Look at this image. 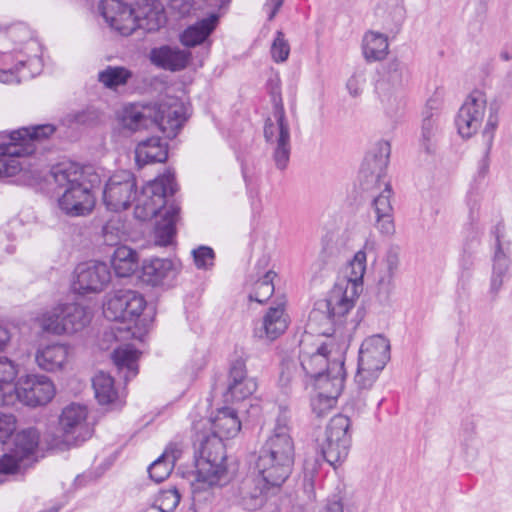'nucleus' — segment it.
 Instances as JSON below:
<instances>
[{
  "instance_id": "10",
  "label": "nucleus",
  "mask_w": 512,
  "mask_h": 512,
  "mask_svg": "<svg viewBox=\"0 0 512 512\" xmlns=\"http://www.w3.org/2000/svg\"><path fill=\"white\" fill-rule=\"evenodd\" d=\"M273 112L264 126V137L272 149V158L279 170H284L291 153L290 125L286 118L282 98L279 93L272 95Z\"/></svg>"
},
{
  "instance_id": "20",
  "label": "nucleus",
  "mask_w": 512,
  "mask_h": 512,
  "mask_svg": "<svg viewBox=\"0 0 512 512\" xmlns=\"http://www.w3.org/2000/svg\"><path fill=\"white\" fill-rule=\"evenodd\" d=\"M151 63L159 68L169 71H180L187 67L191 53L179 47L164 45L150 51Z\"/></svg>"
},
{
  "instance_id": "38",
  "label": "nucleus",
  "mask_w": 512,
  "mask_h": 512,
  "mask_svg": "<svg viewBox=\"0 0 512 512\" xmlns=\"http://www.w3.org/2000/svg\"><path fill=\"white\" fill-rule=\"evenodd\" d=\"M139 353L130 345L114 350L112 359L117 368L124 374L125 380L133 378L138 373L137 360Z\"/></svg>"
},
{
  "instance_id": "44",
  "label": "nucleus",
  "mask_w": 512,
  "mask_h": 512,
  "mask_svg": "<svg viewBox=\"0 0 512 512\" xmlns=\"http://www.w3.org/2000/svg\"><path fill=\"white\" fill-rule=\"evenodd\" d=\"M264 487L256 484L252 478L245 479L239 487L240 504L246 510H256L263 503Z\"/></svg>"
},
{
  "instance_id": "11",
  "label": "nucleus",
  "mask_w": 512,
  "mask_h": 512,
  "mask_svg": "<svg viewBox=\"0 0 512 512\" xmlns=\"http://www.w3.org/2000/svg\"><path fill=\"white\" fill-rule=\"evenodd\" d=\"M342 344L346 352L349 346L346 338L336 340L334 335H329L325 340L313 343L311 336H305L300 342L302 370L312 379L324 374L332 364V350Z\"/></svg>"
},
{
  "instance_id": "6",
  "label": "nucleus",
  "mask_w": 512,
  "mask_h": 512,
  "mask_svg": "<svg viewBox=\"0 0 512 512\" xmlns=\"http://www.w3.org/2000/svg\"><path fill=\"white\" fill-rule=\"evenodd\" d=\"M390 144L387 141H379L375 151L366 156L361 172L366 177L375 179L376 183L383 189L373 199V209L376 215V228L383 235L390 236L395 232L393 221V207L391 204L392 188L389 182L383 181L385 171L389 163Z\"/></svg>"
},
{
  "instance_id": "30",
  "label": "nucleus",
  "mask_w": 512,
  "mask_h": 512,
  "mask_svg": "<svg viewBox=\"0 0 512 512\" xmlns=\"http://www.w3.org/2000/svg\"><path fill=\"white\" fill-rule=\"evenodd\" d=\"M180 455L181 449L177 444L167 446L162 455L149 466L150 478L156 483L164 481L170 475Z\"/></svg>"
},
{
  "instance_id": "60",
  "label": "nucleus",
  "mask_w": 512,
  "mask_h": 512,
  "mask_svg": "<svg viewBox=\"0 0 512 512\" xmlns=\"http://www.w3.org/2000/svg\"><path fill=\"white\" fill-rule=\"evenodd\" d=\"M284 0H267L264 9L268 13V19L272 20L282 6Z\"/></svg>"
},
{
  "instance_id": "58",
  "label": "nucleus",
  "mask_w": 512,
  "mask_h": 512,
  "mask_svg": "<svg viewBox=\"0 0 512 512\" xmlns=\"http://www.w3.org/2000/svg\"><path fill=\"white\" fill-rule=\"evenodd\" d=\"M364 82L365 77L363 72L358 71L353 73L346 83L349 94L353 97L359 96L363 91Z\"/></svg>"
},
{
  "instance_id": "34",
  "label": "nucleus",
  "mask_w": 512,
  "mask_h": 512,
  "mask_svg": "<svg viewBox=\"0 0 512 512\" xmlns=\"http://www.w3.org/2000/svg\"><path fill=\"white\" fill-rule=\"evenodd\" d=\"M435 104L436 101H428L423 112L421 141L427 151L430 150L429 144L436 142L440 132V115Z\"/></svg>"
},
{
  "instance_id": "57",
  "label": "nucleus",
  "mask_w": 512,
  "mask_h": 512,
  "mask_svg": "<svg viewBox=\"0 0 512 512\" xmlns=\"http://www.w3.org/2000/svg\"><path fill=\"white\" fill-rule=\"evenodd\" d=\"M17 402V386L0 383V407L14 405Z\"/></svg>"
},
{
  "instance_id": "52",
  "label": "nucleus",
  "mask_w": 512,
  "mask_h": 512,
  "mask_svg": "<svg viewBox=\"0 0 512 512\" xmlns=\"http://www.w3.org/2000/svg\"><path fill=\"white\" fill-rule=\"evenodd\" d=\"M290 53V46L284 37L283 32L277 31L276 37L271 45V55L274 61L284 62Z\"/></svg>"
},
{
  "instance_id": "36",
  "label": "nucleus",
  "mask_w": 512,
  "mask_h": 512,
  "mask_svg": "<svg viewBox=\"0 0 512 512\" xmlns=\"http://www.w3.org/2000/svg\"><path fill=\"white\" fill-rule=\"evenodd\" d=\"M376 92L381 104V109L390 119L398 118L405 106L402 89L393 88H379L376 87Z\"/></svg>"
},
{
  "instance_id": "53",
  "label": "nucleus",
  "mask_w": 512,
  "mask_h": 512,
  "mask_svg": "<svg viewBox=\"0 0 512 512\" xmlns=\"http://www.w3.org/2000/svg\"><path fill=\"white\" fill-rule=\"evenodd\" d=\"M18 365L7 357L0 356V383L15 384L18 375Z\"/></svg>"
},
{
  "instance_id": "27",
  "label": "nucleus",
  "mask_w": 512,
  "mask_h": 512,
  "mask_svg": "<svg viewBox=\"0 0 512 512\" xmlns=\"http://www.w3.org/2000/svg\"><path fill=\"white\" fill-rule=\"evenodd\" d=\"M32 153V147H19V145L9 140L0 152V177L14 176L22 168L19 158Z\"/></svg>"
},
{
  "instance_id": "49",
  "label": "nucleus",
  "mask_w": 512,
  "mask_h": 512,
  "mask_svg": "<svg viewBox=\"0 0 512 512\" xmlns=\"http://www.w3.org/2000/svg\"><path fill=\"white\" fill-rule=\"evenodd\" d=\"M124 235V225L119 217H112L102 228L103 241L109 246L118 244Z\"/></svg>"
},
{
  "instance_id": "51",
  "label": "nucleus",
  "mask_w": 512,
  "mask_h": 512,
  "mask_svg": "<svg viewBox=\"0 0 512 512\" xmlns=\"http://www.w3.org/2000/svg\"><path fill=\"white\" fill-rule=\"evenodd\" d=\"M27 464L22 461L13 451L6 453L0 457V474H15Z\"/></svg>"
},
{
  "instance_id": "42",
  "label": "nucleus",
  "mask_w": 512,
  "mask_h": 512,
  "mask_svg": "<svg viewBox=\"0 0 512 512\" xmlns=\"http://www.w3.org/2000/svg\"><path fill=\"white\" fill-rule=\"evenodd\" d=\"M39 443V432L35 428L24 429L16 435L12 450L27 465Z\"/></svg>"
},
{
  "instance_id": "8",
  "label": "nucleus",
  "mask_w": 512,
  "mask_h": 512,
  "mask_svg": "<svg viewBox=\"0 0 512 512\" xmlns=\"http://www.w3.org/2000/svg\"><path fill=\"white\" fill-rule=\"evenodd\" d=\"M91 319L92 314L87 307L75 302H65L42 312L36 322L43 332L61 336L82 331Z\"/></svg>"
},
{
  "instance_id": "35",
  "label": "nucleus",
  "mask_w": 512,
  "mask_h": 512,
  "mask_svg": "<svg viewBox=\"0 0 512 512\" xmlns=\"http://www.w3.org/2000/svg\"><path fill=\"white\" fill-rule=\"evenodd\" d=\"M111 264L118 277H129L138 268V254L127 246H119L113 253Z\"/></svg>"
},
{
  "instance_id": "19",
  "label": "nucleus",
  "mask_w": 512,
  "mask_h": 512,
  "mask_svg": "<svg viewBox=\"0 0 512 512\" xmlns=\"http://www.w3.org/2000/svg\"><path fill=\"white\" fill-rule=\"evenodd\" d=\"M88 409L79 403H70L59 416V428L65 436L85 440L90 436L87 426Z\"/></svg>"
},
{
  "instance_id": "59",
  "label": "nucleus",
  "mask_w": 512,
  "mask_h": 512,
  "mask_svg": "<svg viewBox=\"0 0 512 512\" xmlns=\"http://www.w3.org/2000/svg\"><path fill=\"white\" fill-rule=\"evenodd\" d=\"M8 35L13 38H19L20 41H24L29 38V31L23 25H14L9 28Z\"/></svg>"
},
{
  "instance_id": "47",
  "label": "nucleus",
  "mask_w": 512,
  "mask_h": 512,
  "mask_svg": "<svg viewBox=\"0 0 512 512\" xmlns=\"http://www.w3.org/2000/svg\"><path fill=\"white\" fill-rule=\"evenodd\" d=\"M318 442L322 456L330 465L335 467L347 458L350 445H345L344 453L341 452L340 454L338 453V451H340L338 448V446H340L339 442L332 441L330 443V441L324 439L318 440Z\"/></svg>"
},
{
  "instance_id": "37",
  "label": "nucleus",
  "mask_w": 512,
  "mask_h": 512,
  "mask_svg": "<svg viewBox=\"0 0 512 512\" xmlns=\"http://www.w3.org/2000/svg\"><path fill=\"white\" fill-rule=\"evenodd\" d=\"M350 427V419L344 415L334 416L328 423L324 437L326 441H336L340 443L338 453H344L345 445H350V435L348 433Z\"/></svg>"
},
{
  "instance_id": "64",
  "label": "nucleus",
  "mask_w": 512,
  "mask_h": 512,
  "mask_svg": "<svg viewBox=\"0 0 512 512\" xmlns=\"http://www.w3.org/2000/svg\"><path fill=\"white\" fill-rule=\"evenodd\" d=\"M32 62H37V63H38V62H39V59H38V58H36V57H34V58L28 59V60H26V61H24V60H19V61H18V65H17V67H16V71H19V66L23 67L26 63H32Z\"/></svg>"
},
{
  "instance_id": "39",
  "label": "nucleus",
  "mask_w": 512,
  "mask_h": 512,
  "mask_svg": "<svg viewBox=\"0 0 512 512\" xmlns=\"http://www.w3.org/2000/svg\"><path fill=\"white\" fill-rule=\"evenodd\" d=\"M179 207L171 205L168 207L155 228L156 244L167 246L172 242L175 235V225L178 220Z\"/></svg>"
},
{
  "instance_id": "26",
  "label": "nucleus",
  "mask_w": 512,
  "mask_h": 512,
  "mask_svg": "<svg viewBox=\"0 0 512 512\" xmlns=\"http://www.w3.org/2000/svg\"><path fill=\"white\" fill-rule=\"evenodd\" d=\"M168 157L167 144L159 137L141 141L135 150V161L139 167L155 162H164Z\"/></svg>"
},
{
  "instance_id": "7",
  "label": "nucleus",
  "mask_w": 512,
  "mask_h": 512,
  "mask_svg": "<svg viewBox=\"0 0 512 512\" xmlns=\"http://www.w3.org/2000/svg\"><path fill=\"white\" fill-rule=\"evenodd\" d=\"M225 459V447L220 438L208 436L201 441L199 457L195 464L196 471L191 480L194 498L201 492L220 484L226 474Z\"/></svg>"
},
{
  "instance_id": "15",
  "label": "nucleus",
  "mask_w": 512,
  "mask_h": 512,
  "mask_svg": "<svg viewBox=\"0 0 512 512\" xmlns=\"http://www.w3.org/2000/svg\"><path fill=\"white\" fill-rule=\"evenodd\" d=\"M54 395V384L46 376L29 375L17 386V401L30 407L46 405Z\"/></svg>"
},
{
  "instance_id": "48",
  "label": "nucleus",
  "mask_w": 512,
  "mask_h": 512,
  "mask_svg": "<svg viewBox=\"0 0 512 512\" xmlns=\"http://www.w3.org/2000/svg\"><path fill=\"white\" fill-rule=\"evenodd\" d=\"M276 274L273 271H268L266 274L255 283L254 292L250 294V300L258 303H263L268 300L274 292L273 279Z\"/></svg>"
},
{
  "instance_id": "12",
  "label": "nucleus",
  "mask_w": 512,
  "mask_h": 512,
  "mask_svg": "<svg viewBox=\"0 0 512 512\" xmlns=\"http://www.w3.org/2000/svg\"><path fill=\"white\" fill-rule=\"evenodd\" d=\"M146 306L142 294L134 290H118L106 296L103 314L110 321L131 322Z\"/></svg>"
},
{
  "instance_id": "24",
  "label": "nucleus",
  "mask_w": 512,
  "mask_h": 512,
  "mask_svg": "<svg viewBox=\"0 0 512 512\" xmlns=\"http://www.w3.org/2000/svg\"><path fill=\"white\" fill-rule=\"evenodd\" d=\"M213 437L229 439L235 437L240 429L241 422L236 412L231 408H222L218 410L216 416L210 420Z\"/></svg>"
},
{
  "instance_id": "25",
  "label": "nucleus",
  "mask_w": 512,
  "mask_h": 512,
  "mask_svg": "<svg viewBox=\"0 0 512 512\" xmlns=\"http://www.w3.org/2000/svg\"><path fill=\"white\" fill-rule=\"evenodd\" d=\"M133 10L134 18H137V28L151 32L158 30L165 23L163 9L148 0L138 2L137 8Z\"/></svg>"
},
{
  "instance_id": "23",
  "label": "nucleus",
  "mask_w": 512,
  "mask_h": 512,
  "mask_svg": "<svg viewBox=\"0 0 512 512\" xmlns=\"http://www.w3.org/2000/svg\"><path fill=\"white\" fill-rule=\"evenodd\" d=\"M69 347L62 343H51L38 348L35 361L38 367L47 372H56L68 362Z\"/></svg>"
},
{
  "instance_id": "1",
  "label": "nucleus",
  "mask_w": 512,
  "mask_h": 512,
  "mask_svg": "<svg viewBox=\"0 0 512 512\" xmlns=\"http://www.w3.org/2000/svg\"><path fill=\"white\" fill-rule=\"evenodd\" d=\"M176 191L174 175L166 172L148 182L138 195L137 182L133 173L122 170L114 173L104 187L103 201L112 211L127 209L136 201L135 216L141 220L155 217L165 205L167 195Z\"/></svg>"
},
{
  "instance_id": "2",
  "label": "nucleus",
  "mask_w": 512,
  "mask_h": 512,
  "mask_svg": "<svg viewBox=\"0 0 512 512\" xmlns=\"http://www.w3.org/2000/svg\"><path fill=\"white\" fill-rule=\"evenodd\" d=\"M55 185L58 207L69 216H85L94 205L95 198L91 187L97 181V175L90 167H82L74 162L55 165L50 172Z\"/></svg>"
},
{
  "instance_id": "50",
  "label": "nucleus",
  "mask_w": 512,
  "mask_h": 512,
  "mask_svg": "<svg viewBox=\"0 0 512 512\" xmlns=\"http://www.w3.org/2000/svg\"><path fill=\"white\" fill-rule=\"evenodd\" d=\"M299 376L300 372L296 362L292 360H285L282 362L279 385L285 392H288L298 384Z\"/></svg>"
},
{
  "instance_id": "46",
  "label": "nucleus",
  "mask_w": 512,
  "mask_h": 512,
  "mask_svg": "<svg viewBox=\"0 0 512 512\" xmlns=\"http://www.w3.org/2000/svg\"><path fill=\"white\" fill-rule=\"evenodd\" d=\"M180 499L181 494L179 490L172 486L161 490L150 507H155L160 512H173L179 505Z\"/></svg>"
},
{
  "instance_id": "33",
  "label": "nucleus",
  "mask_w": 512,
  "mask_h": 512,
  "mask_svg": "<svg viewBox=\"0 0 512 512\" xmlns=\"http://www.w3.org/2000/svg\"><path fill=\"white\" fill-rule=\"evenodd\" d=\"M55 130V126L51 124H43L31 128H21L11 131L8 135V139L19 145V147L30 146L33 148L34 152V142L36 140H43L50 137Z\"/></svg>"
},
{
  "instance_id": "16",
  "label": "nucleus",
  "mask_w": 512,
  "mask_h": 512,
  "mask_svg": "<svg viewBox=\"0 0 512 512\" xmlns=\"http://www.w3.org/2000/svg\"><path fill=\"white\" fill-rule=\"evenodd\" d=\"M99 11L106 23L121 35L129 36L137 29L133 8L121 0H102Z\"/></svg>"
},
{
  "instance_id": "63",
  "label": "nucleus",
  "mask_w": 512,
  "mask_h": 512,
  "mask_svg": "<svg viewBox=\"0 0 512 512\" xmlns=\"http://www.w3.org/2000/svg\"><path fill=\"white\" fill-rule=\"evenodd\" d=\"M324 512H343V508L339 502H332L326 506Z\"/></svg>"
},
{
  "instance_id": "56",
  "label": "nucleus",
  "mask_w": 512,
  "mask_h": 512,
  "mask_svg": "<svg viewBox=\"0 0 512 512\" xmlns=\"http://www.w3.org/2000/svg\"><path fill=\"white\" fill-rule=\"evenodd\" d=\"M498 125V115L497 112L492 108L490 109L489 116L487 118L486 125L483 130V137L487 146V151L490 149L492 145V141L494 138V131Z\"/></svg>"
},
{
  "instance_id": "31",
  "label": "nucleus",
  "mask_w": 512,
  "mask_h": 512,
  "mask_svg": "<svg viewBox=\"0 0 512 512\" xmlns=\"http://www.w3.org/2000/svg\"><path fill=\"white\" fill-rule=\"evenodd\" d=\"M389 52L388 37L380 32L368 31L362 38V53L366 61L383 60Z\"/></svg>"
},
{
  "instance_id": "9",
  "label": "nucleus",
  "mask_w": 512,
  "mask_h": 512,
  "mask_svg": "<svg viewBox=\"0 0 512 512\" xmlns=\"http://www.w3.org/2000/svg\"><path fill=\"white\" fill-rule=\"evenodd\" d=\"M389 360V340L381 334L367 337L359 350L356 384L362 389L371 388Z\"/></svg>"
},
{
  "instance_id": "4",
  "label": "nucleus",
  "mask_w": 512,
  "mask_h": 512,
  "mask_svg": "<svg viewBox=\"0 0 512 512\" xmlns=\"http://www.w3.org/2000/svg\"><path fill=\"white\" fill-rule=\"evenodd\" d=\"M375 249V242L367 239L353 258L349 261L346 275L337 280L331 289L325 307L327 319L332 324H342L343 317L354 307L362 290L363 277L366 272L367 253Z\"/></svg>"
},
{
  "instance_id": "41",
  "label": "nucleus",
  "mask_w": 512,
  "mask_h": 512,
  "mask_svg": "<svg viewBox=\"0 0 512 512\" xmlns=\"http://www.w3.org/2000/svg\"><path fill=\"white\" fill-rule=\"evenodd\" d=\"M95 397L102 405L112 404L118 400V392L114 387V379L107 373L99 371L92 379Z\"/></svg>"
},
{
  "instance_id": "21",
  "label": "nucleus",
  "mask_w": 512,
  "mask_h": 512,
  "mask_svg": "<svg viewBox=\"0 0 512 512\" xmlns=\"http://www.w3.org/2000/svg\"><path fill=\"white\" fill-rule=\"evenodd\" d=\"M333 361L329 370L324 374L314 378L315 388L318 390L317 393H323L330 395L332 385L338 380L340 382V393L344 387V356H345V345L342 344L332 350Z\"/></svg>"
},
{
  "instance_id": "29",
  "label": "nucleus",
  "mask_w": 512,
  "mask_h": 512,
  "mask_svg": "<svg viewBox=\"0 0 512 512\" xmlns=\"http://www.w3.org/2000/svg\"><path fill=\"white\" fill-rule=\"evenodd\" d=\"M408 78L407 65L399 59H391L383 67V72L376 83V87L402 89Z\"/></svg>"
},
{
  "instance_id": "32",
  "label": "nucleus",
  "mask_w": 512,
  "mask_h": 512,
  "mask_svg": "<svg viewBox=\"0 0 512 512\" xmlns=\"http://www.w3.org/2000/svg\"><path fill=\"white\" fill-rule=\"evenodd\" d=\"M217 22L218 16L216 14H211L209 17L189 26L181 34V43L186 47H194L202 44L215 29Z\"/></svg>"
},
{
  "instance_id": "22",
  "label": "nucleus",
  "mask_w": 512,
  "mask_h": 512,
  "mask_svg": "<svg viewBox=\"0 0 512 512\" xmlns=\"http://www.w3.org/2000/svg\"><path fill=\"white\" fill-rule=\"evenodd\" d=\"M400 265V249L398 247H391L388 249L384 260L383 266L380 270L379 279L377 283L378 297L386 301L389 299L392 291L395 288V276Z\"/></svg>"
},
{
  "instance_id": "14",
  "label": "nucleus",
  "mask_w": 512,
  "mask_h": 512,
  "mask_svg": "<svg viewBox=\"0 0 512 512\" xmlns=\"http://www.w3.org/2000/svg\"><path fill=\"white\" fill-rule=\"evenodd\" d=\"M487 108V99L482 91L475 90L469 94L459 109L456 117L458 133L463 138H470L482 126Z\"/></svg>"
},
{
  "instance_id": "5",
  "label": "nucleus",
  "mask_w": 512,
  "mask_h": 512,
  "mask_svg": "<svg viewBox=\"0 0 512 512\" xmlns=\"http://www.w3.org/2000/svg\"><path fill=\"white\" fill-rule=\"evenodd\" d=\"M183 105L177 99L160 104H130L122 110L120 120L131 131L157 126L168 138L177 135L185 121Z\"/></svg>"
},
{
  "instance_id": "40",
  "label": "nucleus",
  "mask_w": 512,
  "mask_h": 512,
  "mask_svg": "<svg viewBox=\"0 0 512 512\" xmlns=\"http://www.w3.org/2000/svg\"><path fill=\"white\" fill-rule=\"evenodd\" d=\"M134 77L133 71L124 66H107L98 72L97 79L105 88L116 90Z\"/></svg>"
},
{
  "instance_id": "17",
  "label": "nucleus",
  "mask_w": 512,
  "mask_h": 512,
  "mask_svg": "<svg viewBox=\"0 0 512 512\" xmlns=\"http://www.w3.org/2000/svg\"><path fill=\"white\" fill-rule=\"evenodd\" d=\"M286 301L278 299L268 309L262 321L254 329V336L260 340L272 342L282 335L289 324V316L286 313Z\"/></svg>"
},
{
  "instance_id": "62",
  "label": "nucleus",
  "mask_w": 512,
  "mask_h": 512,
  "mask_svg": "<svg viewBox=\"0 0 512 512\" xmlns=\"http://www.w3.org/2000/svg\"><path fill=\"white\" fill-rule=\"evenodd\" d=\"M10 334L8 330L0 326V349H2L9 341Z\"/></svg>"
},
{
  "instance_id": "45",
  "label": "nucleus",
  "mask_w": 512,
  "mask_h": 512,
  "mask_svg": "<svg viewBox=\"0 0 512 512\" xmlns=\"http://www.w3.org/2000/svg\"><path fill=\"white\" fill-rule=\"evenodd\" d=\"M340 395V382H336L332 385L330 395L323 393H317L311 400V407L313 413L317 417H323L329 414L335 407L337 399Z\"/></svg>"
},
{
  "instance_id": "61",
  "label": "nucleus",
  "mask_w": 512,
  "mask_h": 512,
  "mask_svg": "<svg viewBox=\"0 0 512 512\" xmlns=\"http://www.w3.org/2000/svg\"><path fill=\"white\" fill-rule=\"evenodd\" d=\"M15 81L18 82L15 71L12 68L0 69V82L13 83Z\"/></svg>"
},
{
  "instance_id": "3",
  "label": "nucleus",
  "mask_w": 512,
  "mask_h": 512,
  "mask_svg": "<svg viewBox=\"0 0 512 512\" xmlns=\"http://www.w3.org/2000/svg\"><path fill=\"white\" fill-rule=\"evenodd\" d=\"M295 460V443L289 418L279 414L276 425L260 449L256 470L266 486H281L290 476Z\"/></svg>"
},
{
  "instance_id": "28",
  "label": "nucleus",
  "mask_w": 512,
  "mask_h": 512,
  "mask_svg": "<svg viewBox=\"0 0 512 512\" xmlns=\"http://www.w3.org/2000/svg\"><path fill=\"white\" fill-rule=\"evenodd\" d=\"M143 279L145 282L157 286L163 284L166 280L175 277V264L170 259L155 258L146 262L142 268Z\"/></svg>"
},
{
  "instance_id": "54",
  "label": "nucleus",
  "mask_w": 512,
  "mask_h": 512,
  "mask_svg": "<svg viewBox=\"0 0 512 512\" xmlns=\"http://www.w3.org/2000/svg\"><path fill=\"white\" fill-rule=\"evenodd\" d=\"M17 428V420L13 414L0 412V441L8 439Z\"/></svg>"
},
{
  "instance_id": "43",
  "label": "nucleus",
  "mask_w": 512,
  "mask_h": 512,
  "mask_svg": "<svg viewBox=\"0 0 512 512\" xmlns=\"http://www.w3.org/2000/svg\"><path fill=\"white\" fill-rule=\"evenodd\" d=\"M509 258L501 246L499 236L496 238V251L493 258V269L491 276V291L497 293L504 281V277L509 269Z\"/></svg>"
},
{
  "instance_id": "18",
  "label": "nucleus",
  "mask_w": 512,
  "mask_h": 512,
  "mask_svg": "<svg viewBox=\"0 0 512 512\" xmlns=\"http://www.w3.org/2000/svg\"><path fill=\"white\" fill-rule=\"evenodd\" d=\"M257 389V382L249 377L245 362L242 359L235 360L230 367L227 389L224 393L226 402H239L250 397Z\"/></svg>"
},
{
  "instance_id": "55",
  "label": "nucleus",
  "mask_w": 512,
  "mask_h": 512,
  "mask_svg": "<svg viewBox=\"0 0 512 512\" xmlns=\"http://www.w3.org/2000/svg\"><path fill=\"white\" fill-rule=\"evenodd\" d=\"M195 265L200 269H206L213 265L214 252L211 248L201 246L193 250Z\"/></svg>"
},
{
  "instance_id": "13",
  "label": "nucleus",
  "mask_w": 512,
  "mask_h": 512,
  "mask_svg": "<svg viewBox=\"0 0 512 512\" xmlns=\"http://www.w3.org/2000/svg\"><path fill=\"white\" fill-rule=\"evenodd\" d=\"M111 273L106 263L88 261L74 270L72 290L79 295L101 292L110 282Z\"/></svg>"
}]
</instances>
